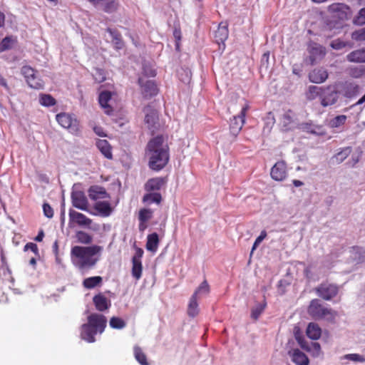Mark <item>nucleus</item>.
Segmentation results:
<instances>
[{"mask_svg": "<svg viewBox=\"0 0 365 365\" xmlns=\"http://www.w3.org/2000/svg\"><path fill=\"white\" fill-rule=\"evenodd\" d=\"M170 148L163 135H157L149 140L146 146L148 166L154 171H160L168 163Z\"/></svg>", "mask_w": 365, "mask_h": 365, "instance_id": "nucleus-1", "label": "nucleus"}, {"mask_svg": "<svg viewBox=\"0 0 365 365\" xmlns=\"http://www.w3.org/2000/svg\"><path fill=\"white\" fill-rule=\"evenodd\" d=\"M102 250V247L98 245L74 246L71 250V261L81 270L91 269L96 265L98 260V258H94L93 256L100 253Z\"/></svg>", "mask_w": 365, "mask_h": 365, "instance_id": "nucleus-2", "label": "nucleus"}, {"mask_svg": "<svg viewBox=\"0 0 365 365\" xmlns=\"http://www.w3.org/2000/svg\"><path fill=\"white\" fill-rule=\"evenodd\" d=\"M107 325L106 317L101 314L92 313L87 317V323L81 326V337L88 343L96 341L95 336L102 334Z\"/></svg>", "mask_w": 365, "mask_h": 365, "instance_id": "nucleus-3", "label": "nucleus"}, {"mask_svg": "<svg viewBox=\"0 0 365 365\" xmlns=\"http://www.w3.org/2000/svg\"><path fill=\"white\" fill-rule=\"evenodd\" d=\"M307 313L314 319H326L329 322H334L337 316L336 311L325 307L318 299L311 300Z\"/></svg>", "mask_w": 365, "mask_h": 365, "instance_id": "nucleus-4", "label": "nucleus"}, {"mask_svg": "<svg viewBox=\"0 0 365 365\" xmlns=\"http://www.w3.org/2000/svg\"><path fill=\"white\" fill-rule=\"evenodd\" d=\"M250 109V106L247 103L242 108L240 113L238 115L233 116L230 121V133L235 139L240 132L241 131L245 123V116L247 110Z\"/></svg>", "mask_w": 365, "mask_h": 365, "instance_id": "nucleus-5", "label": "nucleus"}, {"mask_svg": "<svg viewBox=\"0 0 365 365\" xmlns=\"http://www.w3.org/2000/svg\"><path fill=\"white\" fill-rule=\"evenodd\" d=\"M56 120L58 124L68 130L72 134H78L80 131L79 123L76 118L66 113H61L56 115Z\"/></svg>", "mask_w": 365, "mask_h": 365, "instance_id": "nucleus-6", "label": "nucleus"}, {"mask_svg": "<svg viewBox=\"0 0 365 365\" xmlns=\"http://www.w3.org/2000/svg\"><path fill=\"white\" fill-rule=\"evenodd\" d=\"M339 289V287L336 284L325 282L316 287L315 292L324 300L329 301L338 294Z\"/></svg>", "mask_w": 365, "mask_h": 365, "instance_id": "nucleus-7", "label": "nucleus"}, {"mask_svg": "<svg viewBox=\"0 0 365 365\" xmlns=\"http://www.w3.org/2000/svg\"><path fill=\"white\" fill-rule=\"evenodd\" d=\"M339 99V93L331 86H322L321 93L320 105L325 108L336 103Z\"/></svg>", "mask_w": 365, "mask_h": 365, "instance_id": "nucleus-8", "label": "nucleus"}, {"mask_svg": "<svg viewBox=\"0 0 365 365\" xmlns=\"http://www.w3.org/2000/svg\"><path fill=\"white\" fill-rule=\"evenodd\" d=\"M21 73L31 88L34 89H41L43 88V81L36 76V71L31 66H23Z\"/></svg>", "mask_w": 365, "mask_h": 365, "instance_id": "nucleus-9", "label": "nucleus"}, {"mask_svg": "<svg viewBox=\"0 0 365 365\" xmlns=\"http://www.w3.org/2000/svg\"><path fill=\"white\" fill-rule=\"evenodd\" d=\"M138 83L141 87V93L144 98H149L157 95L158 88L154 81L140 77Z\"/></svg>", "mask_w": 365, "mask_h": 365, "instance_id": "nucleus-10", "label": "nucleus"}, {"mask_svg": "<svg viewBox=\"0 0 365 365\" xmlns=\"http://www.w3.org/2000/svg\"><path fill=\"white\" fill-rule=\"evenodd\" d=\"M71 202L73 207L83 211L88 210V201L83 191L76 190L71 193Z\"/></svg>", "mask_w": 365, "mask_h": 365, "instance_id": "nucleus-11", "label": "nucleus"}, {"mask_svg": "<svg viewBox=\"0 0 365 365\" xmlns=\"http://www.w3.org/2000/svg\"><path fill=\"white\" fill-rule=\"evenodd\" d=\"M270 175L276 181L284 180L287 175L286 163L284 160L277 162L271 168Z\"/></svg>", "mask_w": 365, "mask_h": 365, "instance_id": "nucleus-12", "label": "nucleus"}, {"mask_svg": "<svg viewBox=\"0 0 365 365\" xmlns=\"http://www.w3.org/2000/svg\"><path fill=\"white\" fill-rule=\"evenodd\" d=\"M166 177H156L149 179L144 185L147 192H155L160 190L167 183Z\"/></svg>", "mask_w": 365, "mask_h": 365, "instance_id": "nucleus-13", "label": "nucleus"}, {"mask_svg": "<svg viewBox=\"0 0 365 365\" xmlns=\"http://www.w3.org/2000/svg\"><path fill=\"white\" fill-rule=\"evenodd\" d=\"M112 93L108 91H101L98 96V102L101 108L103 109L104 113L108 115H112L113 112V108L109 105V101L111 100Z\"/></svg>", "mask_w": 365, "mask_h": 365, "instance_id": "nucleus-14", "label": "nucleus"}, {"mask_svg": "<svg viewBox=\"0 0 365 365\" xmlns=\"http://www.w3.org/2000/svg\"><path fill=\"white\" fill-rule=\"evenodd\" d=\"M69 219L70 221L73 222L79 226L89 227L92 223V220L88 218L84 214L76 212L73 210H69Z\"/></svg>", "mask_w": 365, "mask_h": 365, "instance_id": "nucleus-15", "label": "nucleus"}, {"mask_svg": "<svg viewBox=\"0 0 365 365\" xmlns=\"http://www.w3.org/2000/svg\"><path fill=\"white\" fill-rule=\"evenodd\" d=\"M329 74L326 69L323 68H314L309 73V80L314 83H322L326 81Z\"/></svg>", "mask_w": 365, "mask_h": 365, "instance_id": "nucleus-16", "label": "nucleus"}, {"mask_svg": "<svg viewBox=\"0 0 365 365\" xmlns=\"http://www.w3.org/2000/svg\"><path fill=\"white\" fill-rule=\"evenodd\" d=\"M359 91V86L354 82L346 81L342 84L341 92L343 96L348 98L355 97Z\"/></svg>", "mask_w": 365, "mask_h": 365, "instance_id": "nucleus-17", "label": "nucleus"}, {"mask_svg": "<svg viewBox=\"0 0 365 365\" xmlns=\"http://www.w3.org/2000/svg\"><path fill=\"white\" fill-rule=\"evenodd\" d=\"M145 123L148 129L153 130L155 128V125L158 120V115L156 110L151 109L150 106L145 108Z\"/></svg>", "mask_w": 365, "mask_h": 365, "instance_id": "nucleus-18", "label": "nucleus"}, {"mask_svg": "<svg viewBox=\"0 0 365 365\" xmlns=\"http://www.w3.org/2000/svg\"><path fill=\"white\" fill-rule=\"evenodd\" d=\"M153 213L151 209L143 208L140 210L138 213V228L140 231H144L147 228V222L153 217Z\"/></svg>", "mask_w": 365, "mask_h": 365, "instance_id": "nucleus-19", "label": "nucleus"}, {"mask_svg": "<svg viewBox=\"0 0 365 365\" xmlns=\"http://www.w3.org/2000/svg\"><path fill=\"white\" fill-rule=\"evenodd\" d=\"M294 113L292 110H288L281 117L279 124L282 129L287 131L292 129L294 124Z\"/></svg>", "mask_w": 365, "mask_h": 365, "instance_id": "nucleus-20", "label": "nucleus"}, {"mask_svg": "<svg viewBox=\"0 0 365 365\" xmlns=\"http://www.w3.org/2000/svg\"><path fill=\"white\" fill-rule=\"evenodd\" d=\"M93 302L96 309L99 312H104L110 306V301L102 294L95 295Z\"/></svg>", "mask_w": 365, "mask_h": 365, "instance_id": "nucleus-21", "label": "nucleus"}, {"mask_svg": "<svg viewBox=\"0 0 365 365\" xmlns=\"http://www.w3.org/2000/svg\"><path fill=\"white\" fill-rule=\"evenodd\" d=\"M88 196L92 200L108 197V195L105 188L96 185L91 186L88 189Z\"/></svg>", "mask_w": 365, "mask_h": 365, "instance_id": "nucleus-22", "label": "nucleus"}, {"mask_svg": "<svg viewBox=\"0 0 365 365\" xmlns=\"http://www.w3.org/2000/svg\"><path fill=\"white\" fill-rule=\"evenodd\" d=\"M349 9V7L344 4L334 3L328 6V11L330 14H334L339 17H341L342 15H346V11Z\"/></svg>", "mask_w": 365, "mask_h": 365, "instance_id": "nucleus-23", "label": "nucleus"}, {"mask_svg": "<svg viewBox=\"0 0 365 365\" xmlns=\"http://www.w3.org/2000/svg\"><path fill=\"white\" fill-rule=\"evenodd\" d=\"M346 60L353 63H365V48L351 51L346 56Z\"/></svg>", "mask_w": 365, "mask_h": 365, "instance_id": "nucleus-24", "label": "nucleus"}, {"mask_svg": "<svg viewBox=\"0 0 365 365\" xmlns=\"http://www.w3.org/2000/svg\"><path fill=\"white\" fill-rule=\"evenodd\" d=\"M94 209L103 217H108L113 210L110 202L107 201L97 202L94 205Z\"/></svg>", "mask_w": 365, "mask_h": 365, "instance_id": "nucleus-25", "label": "nucleus"}, {"mask_svg": "<svg viewBox=\"0 0 365 365\" xmlns=\"http://www.w3.org/2000/svg\"><path fill=\"white\" fill-rule=\"evenodd\" d=\"M292 361L296 365H309V360L307 355L299 349H294L292 354Z\"/></svg>", "mask_w": 365, "mask_h": 365, "instance_id": "nucleus-26", "label": "nucleus"}, {"mask_svg": "<svg viewBox=\"0 0 365 365\" xmlns=\"http://www.w3.org/2000/svg\"><path fill=\"white\" fill-rule=\"evenodd\" d=\"M229 35V31L226 25H223L222 23L219 24V26L215 32V39L216 42L220 44L224 43L227 40Z\"/></svg>", "mask_w": 365, "mask_h": 365, "instance_id": "nucleus-27", "label": "nucleus"}, {"mask_svg": "<svg viewBox=\"0 0 365 365\" xmlns=\"http://www.w3.org/2000/svg\"><path fill=\"white\" fill-rule=\"evenodd\" d=\"M322 86H309L305 93L307 101H312L317 98L320 101Z\"/></svg>", "mask_w": 365, "mask_h": 365, "instance_id": "nucleus-28", "label": "nucleus"}, {"mask_svg": "<svg viewBox=\"0 0 365 365\" xmlns=\"http://www.w3.org/2000/svg\"><path fill=\"white\" fill-rule=\"evenodd\" d=\"M96 146L101 153L108 159L113 158L112 148L106 140H98L96 142Z\"/></svg>", "mask_w": 365, "mask_h": 365, "instance_id": "nucleus-29", "label": "nucleus"}, {"mask_svg": "<svg viewBox=\"0 0 365 365\" xmlns=\"http://www.w3.org/2000/svg\"><path fill=\"white\" fill-rule=\"evenodd\" d=\"M306 333L309 338L317 340L322 335V329L317 324L311 322L307 326Z\"/></svg>", "mask_w": 365, "mask_h": 365, "instance_id": "nucleus-30", "label": "nucleus"}, {"mask_svg": "<svg viewBox=\"0 0 365 365\" xmlns=\"http://www.w3.org/2000/svg\"><path fill=\"white\" fill-rule=\"evenodd\" d=\"M309 52L310 53L311 61L313 62L317 58H321L325 55V48L320 45L314 43L309 47Z\"/></svg>", "mask_w": 365, "mask_h": 365, "instance_id": "nucleus-31", "label": "nucleus"}, {"mask_svg": "<svg viewBox=\"0 0 365 365\" xmlns=\"http://www.w3.org/2000/svg\"><path fill=\"white\" fill-rule=\"evenodd\" d=\"M159 244L158 235L156 232L148 235L146 242V249L148 251L155 252L158 250Z\"/></svg>", "mask_w": 365, "mask_h": 365, "instance_id": "nucleus-32", "label": "nucleus"}, {"mask_svg": "<svg viewBox=\"0 0 365 365\" xmlns=\"http://www.w3.org/2000/svg\"><path fill=\"white\" fill-rule=\"evenodd\" d=\"M198 303H197V297H196V293H193L192 297L190 299L188 307H187V314L190 317H194L198 314Z\"/></svg>", "mask_w": 365, "mask_h": 365, "instance_id": "nucleus-33", "label": "nucleus"}, {"mask_svg": "<svg viewBox=\"0 0 365 365\" xmlns=\"http://www.w3.org/2000/svg\"><path fill=\"white\" fill-rule=\"evenodd\" d=\"M112 37V42L115 44V47L117 49H120L123 46V42L120 34L115 29L108 28L106 29Z\"/></svg>", "mask_w": 365, "mask_h": 365, "instance_id": "nucleus-34", "label": "nucleus"}, {"mask_svg": "<svg viewBox=\"0 0 365 365\" xmlns=\"http://www.w3.org/2000/svg\"><path fill=\"white\" fill-rule=\"evenodd\" d=\"M103 279L100 276L91 277L85 279L83 285L86 289H93L102 283Z\"/></svg>", "mask_w": 365, "mask_h": 365, "instance_id": "nucleus-35", "label": "nucleus"}, {"mask_svg": "<svg viewBox=\"0 0 365 365\" xmlns=\"http://www.w3.org/2000/svg\"><path fill=\"white\" fill-rule=\"evenodd\" d=\"M162 200V196L159 192H150L144 195L143 197V202L144 203L151 204L156 203L160 204Z\"/></svg>", "mask_w": 365, "mask_h": 365, "instance_id": "nucleus-36", "label": "nucleus"}, {"mask_svg": "<svg viewBox=\"0 0 365 365\" xmlns=\"http://www.w3.org/2000/svg\"><path fill=\"white\" fill-rule=\"evenodd\" d=\"M77 242L84 245H89L93 241V237L88 233L79 230L76 232L75 235Z\"/></svg>", "mask_w": 365, "mask_h": 365, "instance_id": "nucleus-37", "label": "nucleus"}, {"mask_svg": "<svg viewBox=\"0 0 365 365\" xmlns=\"http://www.w3.org/2000/svg\"><path fill=\"white\" fill-rule=\"evenodd\" d=\"M143 264L142 261H132V276L136 279L139 280L142 277Z\"/></svg>", "mask_w": 365, "mask_h": 365, "instance_id": "nucleus-38", "label": "nucleus"}, {"mask_svg": "<svg viewBox=\"0 0 365 365\" xmlns=\"http://www.w3.org/2000/svg\"><path fill=\"white\" fill-rule=\"evenodd\" d=\"M133 351L135 359L140 365H149V363L147 360V356L140 347L135 346L134 347Z\"/></svg>", "mask_w": 365, "mask_h": 365, "instance_id": "nucleus-39", "label": "nucleus"}, {"mask_svg": "<svg viewBox=\"0 0 365 365\" xmlns=\"http://www.w3.org/2000/svg\"><path fill=\"white\" fill-rule=\"evenodd\" d=\"M302 347L311 352L313 356L317 357L321 354V346L318 342H311L307 346L302 345Z\"/></svg>", "mask_w": 365, "mask_h": 365, "instance_id": "nucleus-40", "label": "nucleus"}, {"mask_svg": "<svg viewBox=\"0 0 365 365\" xmlns=\"http://www.w3.org/2000/svg\"><path fill=\"white\" fill-rule=\"evenodd\" d=\"M267 303L265 301H264L263 303L257 304L255 307L252 309L251 317L254 320H257L261 314L264 312Z\"/></svg>", "mask_w": 365, "mask_h": 365, "instance_id": "nucleus-41", "label": "nucleus"}, {"mask_svg": "<svg viewBox=\"0 0 365 365\" xmlns=\"http://www.w3.org/2000/svg\"><path fill=\"white\" fill-rule=\"evenodd\" d=\"M39 102L42 106L46 107L54 106L56 103V99L49 94L40 95Z\"/></svg>", "mask_w": 365, "mask_h": 365, "instance_id": "nucleus-42", "label": "nucleus"}, {"mask_svg": "<svg viewBox=\"0 0 365 365\" xmlns=\"http://www.w3.org/2000/svg\"><path fill=\"white\" fill-rule=\"evenodd\" d=\"M347 119L346 115H339L331 119L329 122V125L332 128H339L346 123Z\"/></svg>", "mask_w": 365, "mask_h": 365, "instance_id": "nucleus-43", "label": "nucleus"}, {"mask_svg": "<svg viewBox=\"0 0 365 365\" xmlns=\"http://www.w3.org/2000/svg\"><path fill=\"white\" fill-rule=\"evenodd\" d=\"M353 24L356 26L365 24V7L361 9L353 19Z\"/></svg>", "mask_w": 365, "mask_h": 365, "instance_id": "nucleus-44", "label": "nucleus"}, {"mask_svg": "<svg viewBox=\"0 0 365 365\" xmlns=\"http://www.w3.org/2000/svg\"><path fill=\"white\" fill-rule=\"evenodd\" d=\"M351 147H346L341 149V151L338 152L334 158H336V161L339 163L343 162L351 153Z\"/></svg>", "mask_w": 365, "mask_h": 365, "instance_id": "nucleus-45", "label": "nucleus"}, {"mask_svg": "<svg viewBox=\"0 0 365 365\" xmlns=\"http://www.w3.org/2000/svg\"><path fill=\"white\" fill-rule=\"evenodd\" d=\"M125 325V321L120 317H113L110 319V326L113 329H120L124 328Z\"/></svg>", "mask_w": 365, "mask_h": 365, "instance_id": "nucleus-46", "label": "nucleus"}, {"mask_svg": "<svg viewBox=\"0 0 365 365\" xmlns=\"http://www.w3.org/2000/svg\"><path fill=\"white\" fill-rule=\"evenodd\" d=\"M118 3L115 0H108L103 4V11L106 13H113L118 9Z\"/></svg>", "mask_w": 365, "mask_h": 365, "instance_id": "nucleus-47", "label": "nucleus"}, {"mask_svg": "<svg viewBox=\"0 0 365 365\" xmlns=\"http://www.w3.org/2000/svg\"><path fill=\"white\" fill-rule=\"evenodd\" d=\"M351 38L356 41H365V27L354 31Z\"/></svg>", "mask_w": 365, "mask_h": 365, "instance_id": "nucleus-48", "label": "nucleus"}, {"mask_svg": "<svg viewBox=\"0 0 365 365\" xmlns=\"http://www.w3.org/2000/svg\"><path fill=\"white\" fill-rule=\"evenodd\" d=\"M210 292V286L206 280H204L194 293H196V297L199 293L208 294Z\"/></svg>", "mask_w": 365, "mask_h": 365, "instance_id": "nucleus-49", "label": "nucleus"}, {"mask_svg": "<svg viewBox=\"0 0 365 365\" xmlns=\"http://www.w3.org/2000/svg\"><path fill=\"white\" fill-rule=\"evenodd\" d=\"M11 38L9 36L5 37L0 43V52H3L11 48Z\"/></svg>", "mask_w": 365, "mask_h": 365, "instance_id": "nucleus-50", "label": "nucleus"}, {"mask_svg": "<svg viewBox=\"0 0 365 365\" xmlns=\"http://www.w3.org/2000/svg\"><path fill=\"white\" fill-rule=\"evenodd\" d=\"M344 358L346 359L353 361H360V362L365 361V358L363 356L358 354H346L344 356Z\"/></svg>", "mask_w": 365, "mask_h": 365, "instance_id": "nucleus-51", "label": "nucleus"}, {"mask_svg": "<svg viewBox=\"0 0 365 365\" xmlns=\"http://www.w3.org/2000/svg\"><path fill=\"white\" fill-rule=\"evenodd\" d=\"M43 214L48 218H52L53 216V210L48 203H43Z\"/></svg>", "mask_w": 365, "mask_h": 365, "instance_id": "nucleus-52", "label": "nucleus"}, {"mask_svg": "<svg viewBox=\"0 0 365 365\" xmlns=\"http://www.w3.org/2000/svg\"><path fill=\"white\" fill-rule=\"evenodd\" d=\"M29 250L32 251L36 255H38V248L36 244L33 242H28L24 247V251L26 252Z\"/></svg>", "mask_w": 365, "mask_h": 365, "instance_id": "nucleus-53", "label": "nucleus"}, {"mask_svg": "<svg viewBox=\"0 0 365 365\" xmlns=\"http://www.w3.org/2000/svg\"><path fill=\"white\" fill-rule=\"evenodd\" d=\"M266 237H267L266 231H264V230L262 231L261 233H260V235L257 237V239L255 240V242L253 244V246H252V252H253L257 248V247L261 243V242Z\"/></svg>", "mask_w": 365, "mask_h": 365, "instance_id": "nucleus-54", "label": "nucleus"}, {"mask_svg": "<svg viewBox=\"0 0 365 365\" xmlns=\"http://www.w3.org/2000/svg\"><path fill=\"white\" fill-rule=\"evenodd\" d=\"M143 253H144V252H143V249H141L140 247H136L135 248V253L133 256L131 261H135V260H136V261H141V259L143 257Z\"/></svg>", "mask_w": 365, "mask_h": 365, "instance_id": "nucleus-55", "label": "nucleus"}, {"mask_svg": "<svg viewBox=\"0 0 365 365\" xmlns=\"http://www.w3.org/2000/svg\"><path fill=\"white\" fill-rule=\"evenodd\" d=\"M349 73L354 78H360L364 73V70L358 68H354L350 70Z\"/></svg>", "mask_w": 365, "mask_h": 365, "instance_id": "nucleus-56", "label": "nucleus"}, {"mask_svg": "<svg viewBox=\"0 0 365 365\" xmlns=\"http://www.w3.org/2000/svg\"><path fill=\"white\" fill-rule=\"evenodd\" d=\"M143 73L145 76H150V77H154L155 75H156V71L155 70L151 68H148V66H145L143 67Z\"/></svg>", "mask_w": 365, "mask_h": 365, "instance_id": "nucleus-57", "label": "nucleus"}, {"mask_svg": "<svg viewBox=\"0 0 365 365\" xmlns=\"http://www.w3.org/2000/svg\"><path fill=\"white\" fill-rule=\"evenodd\" d=\"M331 46L334 49H341L345 46V43L343 41L336 40L331 43Z\"/></svg>", "mask_w": 365, "mask_h": 365, "instance_id": "nucleus-58", "label": "nucleus"}, {"mask_svg": "<svg viewBox=\"0 0 365 365\" xmlns=\"http://www.w3.org/2000/svg\"><path fill=\"white\" fill-rule=\"evenodd\" d=\"M0 86L4 87L6 91H9L10 88L7 84L6 80L2 76V75L0 73Z\"/></svg>", "mask_w": 365, "mask_h": 365, "instance_id": "nucleus-59", "label": "nucleus"}, {"mask_svg": "<svg viewBox=\"0 0 365 365\" xmlns=\"http://www.w3.org/2000/svg\"><path fill=\"white\" fill-rule=\"evenodd\" d=\"M312 133H316L320 135H323L325 134V131L324 130L322 126H317L315 128L314 130H312L311 131Z\"/></svg>", "mask_w": 365, "mask_h": 365, "instance_id": "nucleus-60", "label": "nucleus"}, {"mask_svg": "<svg viewBox=\"0 0 365 365\" xmlns=\"http://www.w3.org/2000/svg\"><path fill=\"white\" fill-rule=\"evenodd\" d=\"M44 237V232L43 230L39 231L37 236L35 237V240L36 242H41L43 240V238Z\"/></svg>", "mask_w": 365, "mask_h": 365, "instance_id": "nucleus-61", "label": "nucleus"}, {"mask_svg": "<svg viewBox=\"0 0 365 365\" xmlns=\"http://www.w3.org/2000/svg\"><path fill=\"white\" fill-rule=\"evenodd\" d=\"M94 131L99 136H106V134L102 131V129L100 127L94 128Z\"/></svg>", "mask_w": 365, "mask_h": 365, "instance_id": "nucleus-62", "label": "nucleus"}, {"mask_svg": "<svg viewBox=\"0 0 365 365\" xmlns=\"http://www.w3.org/2000/svg\"><path fill=\"white\" fill-rule=\"evenodd\" d=\"M97 73L100 75V78L98 80V82H102L105 79H106V77L103 74V71L101 69H97L96 70Z\"/></svg>", "mask_w": 365, "mask_h": 365, "instance_id": "nucleus-63", "label": "nucleus"}, {"mask_svg": "<svg viewBox=\"0 0 365 365\" xmlns=\"http://www.w3.org/2000/svg\"><path fill=\"white\" fill-rule=\"evenodd\" d=\"M5 22V15L3 12L0 11V28L3 27Z\"/></svg>", "mask_w": 365, "mask_h": 365, "instance_id": "nucleus-64", "label": "nucleus"}]
</instances>
